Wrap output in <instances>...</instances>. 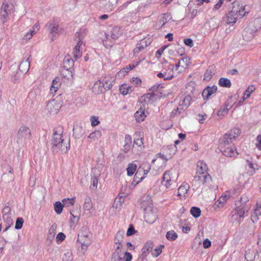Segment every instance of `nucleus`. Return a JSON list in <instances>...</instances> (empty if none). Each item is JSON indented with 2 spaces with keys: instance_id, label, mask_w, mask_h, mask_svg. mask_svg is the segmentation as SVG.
Masks as SVG:
<instances>
[{
  "instance_id": "1",
  "label": "nucleus",
  "mask_w": 261,
  "mask_h": 261,
  "mask_svg": "<svg viewBox=\"0 0 261 261\" xmlns=\"http://www.w3.org/2000/svg\"><path fill=\"white\" fill-rule=\"evenodd\" d=\"M63 130L61 128L55 129L51 140L52 147L59 149L64 153L70 148V141L68 138H64L62 136Z\"/></svg>"
},
{
  "instance_id": "22",
  "label": "nucleus",
  "mask_w": 261,
  "mask_h": 261,
  "mask_svg": "<svg viewBox=\"0 0 261 261\" xmlns=\"http://www.w3.org/2000/svg\"><path fill=\"white\" fill-rule=\"evenodd\" d=\"M208 168L206 163L202 161H199L197 164V171L196 174H208Z\"/></svg>"
},
{
  "instance_id": "41",
  "label": "nucleus",
  "mask_w": 261,
  "mask_h": 261,
  "mask_svg": "<svg viewBox=\"0 0 261 261\" xmlns=\"http://www.w3.org/2000/svg\"><path fill=\"white\" fill-rule=\"evenodd\" d=\"M142 169L141 168H139L136 173H135L134 181L136 182L137 184L141 182L144 178L145 176H141V173L142 172Z\"/></svg>"
},
{
  "instance_id": "20",
  "label": "nucleus",
  "mask_w": 261,
  "mask_h": 261,
  "mask_svg": "<svg viewBox=\"0 0 261 261\" xmlns=\"http://www.w3.org/2000/svg\"><path fill=\"white\" fill-rule=\"evenodd\" d=\"M30 56L24 59L20 64L18 70L23 75L26 73L30 68V62L29 61Z\"/></svg>"
},
{
  "instance_id": "34",
  "label": "nucleus",
  "mask_w": 261,
  "mask_h": 261,
  "mask_svg": "<svg viewBox=\"0 0 261 261\" xmlns=\"http://www.w3.org/2000/svg\"><path fill=\"white\" fill-rule=\"evenodd\" d=\"M120 92L123 95H126L132 91V88L127 84H123L120 86Z\"/></svg>"
},
{
  "instance_id": "8",
  "label": "nucleus",
  "mask_w": 261,
  "mask_h": 261,
  "mask_svg": "<svg viewBox=\"0 0 261 261\" xmlns=\"http://www.w3.org/2000/svg\"><path fill=\"white\" fill-rule=\"evenodd\" d=\"M174 66L171 64H168L167 61L165 62V65L162 71L157 74V76L159 78H162L165 81H169L174 77Z\"/></svg>"
},
{
  "instance_id": "35",
  "label": "nucleus",
  "mask_w": 261,
  "mask_h": 261,
  "mask_svg": "<svg viewBox=\"0 0 261 261\" xmlns=\"http://www.w3.org/2000/svg\"><path fill=\"white\" fill-rule=\"evenodd\" d=\"M101 136V133L99 130H95L90 134L88 138L91 140V141H95L98 140Z\"/></svg>"
},
{
  "instance_id": "57",
  "label": "nucleus",
  "mask_w": 261,
  "mask_h": 261,
  "mask_svg": "<svg viewBox=\"0 0 261 261\" xmlns=\"http://www.w3.org/2000/svg\"><path fill=\"white\" fill-rule=\"evenodd\" d=\"M186 68H187L184 67V66H181V65H179L177 63H176L174 67L175 70L178 74L184 72L186 70Z\"/></svg>"
},
{
  "instance_id": "25",
  "label": "nucleus",
  "mask_w": 261,
  "mask_h": 261,
  "mask_svg": "<svg viewBox=\"0 0 261 261\" xmlns=\"http://www.w3.org/2000/svg\"><path fill=\"white\" fill-rule=\"evenodd\" d=\"M134 116L138 122H141L144 121L146 117L145 114L144 108L141 107L139 109V110L135 113Z\"/></svg>"
},
{
  "instance_id": "50",
  "label": "nucleus",
  "mask_w": 261,
  "mask_h": 261,
  "mask_svg": "<svg viewBox=\"0 0 261 261\" xmlns=\"http://www.w3.org/2000/svg\"><path fill=\"white\" fill-rule=\"evenodd\" d=\"M191 214L195 218H198L200 216L201 210L199 208L193 206L190 211Z\"/></svg>"
},
{
  "instance_id": "60",
  "label": "nucleus",
  "mask_w": 261,
  "mask_h": 261,
  "mask_svg": "<svg viewBox=\"0 0 261 261\" xmlns=\"http://www.w3.org/2000/svg\"><path fill=\"white\" fill-rule=\"evenodd\" d=\"M84 209L90 211L93 207L92 203L90 200L86 201L83 206Z\"/></svg>"
},
{
  "instance_id": "43",
  "label": "nucleus",
  "mask_w": 261,
  "mask_h": 261,
  "mask_svg": "<svg viewBox=\"0 0 261 261\" xmlns=\"http://www.w3.org/2000/svg\"><path fill=\"white\" fill-rule=\"evenodd\" d=\"M63 261H72V253L71 250H66L64 251L63 256Z\"/></svg>"
},
{
  "instance_id": "53",
  "label": "nucleus",
  "mask_w": 261,
  "mask_h": 261,
  "mask_svg": "<svg viewBox=\"0 0 261 261\" xmlns=\"http://www.w3.org/2000/svg\"><path fill=\"white\" fill-rule=\"evenodd\" d=\"M90 120L92 127H95L100 123L99 118L97 116H92L90 117Z\"/></svg>"
},
{
  "instance_id": "38",
  "label": "nucleus",
  "mask_w": 261,
  "mask_h": 261,
  "mask_svg": "<svg viewBox=\"0 0 261 261\" xmlns=\"http://www.w3.org/2000/svg\"><path fill=\"white\" fill-rule=\"evenodd\" d=\"M255 88L253 85H250L247 90L244 92L243 100H246L248 98L251 94L254 91Z\"/></svg>"
},
{
  "instance_id": "11",
  "label": "nucleus",
  "mask_w": 261,
  "mask_h": 261,
  "mask_svg": "<svg viewBox=\"0 0 261 261\" xmlns=\"http://www.w3.org/2000/svg\"><path fill=\"white\" fill-rule=\"evenodd\" d=\"M31 137L30 129L25 126H21L16 136V141L18 143H21L27 140H30Z\"/></svg>"
},
{
  "instance_id": "55",
  "label": "nucleus",
  "mask_w": 261,
  "mask_h": 261,
  "mask_svg": "<svg viewBox=\"0 0 261 261\" xmlns=\"http://www.w3.org/2000/svg\"><path fill=\"white\" fill-rule=\"evenodd\" d=\"M24 222L23 219L22 218L18 217L17 218L15 226V228L16 229H20L22 228L23 223Z\"/></svg>"
},
{
  "instance_id": "61",
  "label": "nucleus",
  "mask_w": 261,
  "mask_h": 261,
  "mask_svg": "<svg viewBox=\"0 0 261 261\" xmlns=\"http://www.w3.org/2000/svg\"><path fill=\"white\" fill-rule=\"evenodd\" d=\"M122 261H131L133 258L132 255L128 252H125L123 256Z\"/></svg>"
},
{
  "instance_id": "48",
  "label": "nucleus",
  "mask_w": 261,
  "mask_h": 261,
  "mask_svg": "<svg viewBox=\"0 0 261 261\" xmlns=\"http://www.w3.org/2000/svg\"><path fill=\"white\" fill-rule=\"evenodd\" d=\"M64 205L60 201H57L54 204V209L57 214H60L63 211Z\"/></svg>"
},
{
  "instance_id": "59",
  "label": "nucleus",
  "mask_w": 261,
  "mask_h": 261,
  "mask_svg": "<svg viewBox=\"0 0 261 261\" xmlns=\"http://www.w3.org/2000/svg\"><path fill=\"white\" fill-rule=\"evenodd\" d=\"M213 75L214 72L212 71V70L208 69L205 72L204 79L206 81H209Z\"/></svg>"
},
{
  "instance_id": "62",
  "label": "nucleus",
  "mask_w": 261,
  "mask_h": 261,
  "mask_svg": "<svg viewBox=\"0 0 261 261\" xmlns=\"http://www.w3.org/2000/svg\"><path fill=\"white\" fill-rule=\"evenodd\" d=\"M225 202V199L224 197H221L215 203V205L217 207H220L223 205Z\"/></svg>"
},
{
  "instance_id": "39",
  "label": "nucleus",
  "mask_w": 261,
  "mask_h": 261,
  "mask_svg": "<svg viewBox=\"0 0 261 261\" xmlns=\"http://www.w3.org/2000/svg\"><path fill=\"white\" fill-rule=\"evenodd\" d=\"M147 46L146 40H142L140 43L137 44L136 47L134 49V54H138L141 50Z\"/></svg>"
},
{
  "instance_id": "51",
  "label": "nucleus",
  "mask_w": 261,
  "mask_h": 261,
  "mask_svg": "<svg viewBox=\"0 0 261 261\" xmlns=\"http://www.w3.org/2000/svg\"><path fill=\"white\" fill-rule=\"evenodd\" d=\"M121 252L114 251L111 258V261H122Z\"/></svg>"
},
{
  "instance_id": "10",
  "label": "nucleus",
  "mask_w": 261,
  "mask_h": 261,
  "mask_svg": "<svg viewBox=\"0 0 261 261\" xmlns=\"http://www.w3.org/2000/svg\"><path fill=\"white\" fill-rule=\"evenodd\" d=\"M246 6L240 2H234L231 11L238 19H241L247 15L249 11L246 9Z\"/></svg>"
},
{
  "instance_id": "56",
  "label": "nucleus",
  "mask_w": 261,
  "mask_h": 261,
  "mask_svg": "<svg viewBox=\"0 0 261 261\" xmlns=\"http://www.w3.org/2000/svg\"><path fill=\"white\" fill-rule=\"evenodd\" d=\"M66 238L65 234L63 232H59L56 237V242L59 244L62 243Z\"/></svg>"
},
{
  "instance_id": "21",
  "label": "nucleus",
  "mask_w": 261,
  "mask_h": 261,
  "mask_svg": "<svg viewBox=\"0 0 261 261\" xmlns=\"http://www.w3.org/2000/svg\"><path fill=\"white\" fill-rule=\"evenodd\" d=\"M231 108L232 105L226 102L220 108L217 114L220 118H222L227 114L228 111Z\"/></svg>"
},
{
  "instance_id": "64",
  "label": "nucleus",
  "mask_w": 261,
  "mask_h": 261,
  "mask_svg": "<svg viewBox=\"0 0 261 261\" xmlns=\"http://www.w3.org/2000/svg\"><path fill=\"white\" fill-rule=\"evenodd\" d=\"M255 146L256 148L261 150V135H258L256 138Z\"/></svg>"
},
{
  "instance_id": "45",
  "label": "nucleus",
  "mask_w": 261,
  "mask_h": 261,
  "mask_svg": "<svg viewBox=\"0 0 261 261\" xmlns=\"http://www.w3.org/2000/svg\"><path fill=\"white\" fill-rule=\"evenodd\" d=\"M98 181V175H93L91 176V185L90 186V188L91 189H96L97 187Z\"/></svg>"
},
{
  "instance_id": "26",
  "label": "nucleus",
  "mask_w": 261,
  "mask_h": 261,
  "mask_svg": "<svg viewBox=\"0 0 261 261\" xmlns=\"http://www.w3.org/2000/svg\"><path fill=\"white\" fill-rule=\"evenodd\" d=\"M103 90H105V88L102 85V82L100 80L96 81L92 87L93 92L97 94L102 93Z\"/></svg>"
},
{
  "instance_id": "54",
  "label": "nucleus",
  "mask_w": 261,
  "mask_h": 261,
  "mask_svg": "<svg viewBox=\"0 0 261 261\" xmlns=\"http://www.w3.org/2000/svg\"><path fill=\"white\" fill-rule=\"evenodd\" d=\"M189 59L188 58H183L180 59L178 62L177 63V64L181 65V66H184V67L187 68L189 63Z\"/></svg>"
},
{
  "instance_id": "9",
  "label": "nucleus",
  "mask_w": 261,
  "mask_h": 261,
  "mask_svg": "<svg viewBox=\"0 0 261 261\" xmlns=\"http://www.w3.org/2000/svg\"><path fill=\"white\" fill-rule=\"evenodd\" d=\"M211 180V177L209 174H196L193 181V186L196 189H202V186L206 185Z\"/></svg>"
},
{
  "instance_id": "63",
  "label": "nucleus",
  "mask_w": 261,
  "mask_h": 261,
  "mask_svg": "<svg viewBox=\"0 0 261 261\" xmlns=\"http://www.w3.org/2000/svg\"><path fill=\"white\" fill-rule=\"evenodd\" d=\"M139 168H141L142 169V172L144 173V176H145L148 174L150 170V167L148 165H143V166H141Z\"/></svg>"
},
{
  "instance_id": "27",
  "label": "nucleus",
  "mask_w": 261,
  "mask_h": 261,
  "mask_svg": "<svg viewBox=\"0 0 261 261\" xmlns=\"http://www.w3.org/2000/svg\"><path fill=\"white\" fill-rule=\"evenodd\" d=\"M261 216V203H257L254 208V215L252 216L253 221H257Z\"/></svg>"
},
{
  "instance_id": "3",
  "label": "nucleus",
  "mask_w": 261,
  "mask_h": 261,
  "mask_svg": "<svg viewBox=\"0 0 261 261\" xmlns=\"http://www.w3.org/2000/svg\"><path fill=\"white\" fill-rule=\"evenodd\" d=\"M178 177V173L175 170L166 171L163 174L162 184L167 189H174L177 186Z\"/></svg>"
},
{
  "instance_id": "17",
  "label": "nucleus",
  "mask_w": 261,
  "mask_h": 261,
  "mask_svg": "<svg viewBox=\"0 0 261 261\" xmlns=\"http://www.w3.org/2000/svg\"><path fill=\"white\" fill-rule=\"evenodd\" d=\"M117 3L118 0H100V3L105 6V9L108 11H113Z\"/></svg>"
},
{
  "instance_id": "36",
  "label": "nucleus",
  "mask_w": 261,
  "mask_h": 261,
  "mask_svg": "<svg viewBox=\"0 0 261 261\" xmlns=\"http://www.w3.org/2000/svg\"><path fill=\"white\" fill-rule=\"evenodd\" d=\"M219 84L220 86L226 88H230L231 85L230 80L225 77L220 78Z\"/></svg>"
},
{
  "instance_id": "32",
  "label": "nucleus",
  "mask_w": 261,
  "mask_h": 261,
  "mask_svg": "<svg viewBox=\"0 0 261 261\" xmlns=\"http://www.w3.org/2000/svg\"><path fill=\"white\" fill-rule=\"evenodd\" d=\"M57 225L55 224H53L49 228L48 232L47 240L51 242L56 235V230Z\"/></svg>"
},
{
  "instance_id": "37",
  "label": "nucleus",
  "mask_w": 261,
  "mask_h": 261,
  "mask_svg": "<svg viewBox=\"0 0 261 261\" xmlns=\"http://www.w3.org/2000/svg\"><path fill=\"white\" fill-rule=\"evenodd\" d=\"M166 237L169 241H174L177 238L178 235L175 231L171 230L167 232Z\"/></svg>"
},
{
  "instance_id": "31",
  "label": "nucleus",
  "mask_w": 261,
  "mask_h": 261,
  "mask_svg": "<svg viewBox=\"0 0 261 261\" xmlns=\"http://www.w3.org/2000/svg\"><path fill=\"white\" fill-rule=\"evenodd\" d=\"M153 246V243L151 242H147L145 243L142 249V255L146 256L152 250Z\"/></svg>"
},
{
  "instance_id": "6",
  "label": "nucleus",
  "mask_w": 261,
  "mask_h": 261,
  "mask_svg": "<svg viewBox=\"0 0 261 261\" xmlns=\"http://www.w3.org/2000/svg\"><path fill=\"white\" fill-rule=\"evenodd\" d=\"M46 28L49 33L51 39L54 40V37L59 35L63 30V28L60 26L59 21L57 18L50 20L46 24Z\"/></svg>"
},
{
  "instance_id": "40",
  "label": "nucleus",
  "mask_w": 261,
  "mask_h": 261,
  "mask_svg": "<svg viewBox=\"0 0 261 261\" xmlns=\"http://www.w3.org/2000/svg\"><path fill=\"white\" fill-rule=\"evenodd\" d=\"M63 62L64 66L67 68H71L74 65V61L69 56L65 57Z\"/></svg>"
},
{
  "instance_id": "15",
  "label": "nucleus",
  "mask_w": 261,
  "mask_h": 261,
  "mask_svg": "<svg viewBox=\"0 0 261 261\" xmlns=\"http://www.w3.org/2000/svg\"><path fill=\"white\" fill-rule=\"evenodd\" d=\"M144 138L141 132H138L136 134V137L134 138L133 147H138V151H142L144 148Z\"/></svg>"
},
{
  "instance_id": "30",
  "label": "nucleus",
  "mask_w": 261,
  "mask_h": 261,
  "mask_svg": "<svg viewBox=\"0 0 261 261\" xmlns=\"http://www.w3.org/2000/svg\"><path fill=\"white\" fill-rule=\"evenodd\" d=\"M121 34L120 28L118 27H114L111 31L110 37L113 39L116 40L119 38Z\"/></svg>"
},
{
  "instance_id": "23",
  "label": "nucleus",
  "mask_w": 261,
  "mask_h": 261,
  "mask_svg": "<svg viewBox=\"0 0 261 261\" xmlns=\"http://www.w3.org/2000/svg\"><path fill=\"white\" fill-rule=\"evenodd\" d=\"M233 13L231 10L226 14L224 19L227 24L233 25L237 22V20L239 19Z\"/></svg>"
},
{
  "instance_id": "2",
  "label": "nucleus",
  "mask_w": 261,
  "mask_h": 261,
  "mask_svg": "<svg viewBox=\"0 0 261 261\" xmlns=\"http://www.w3.org/2000/svg\"><path fill=\"white\" fill-rule=\"evenodd\" d=\"M91 244V240L89 232L86 228H82L80 233L78 234L77 240V245L80 247L79 251L82 254H84L88 249V248Z\"/></svg>"
},
{
  "instance_id": "42",
  "label": "nucleus",
  "mask_w": 261,
  "mask_h": 261,
  "mask_svg": "<svg viewBox=\"0 0 261 261\" xmlns=\"http://www.w3.org/2000/svg\"><path fill=\"white\" fill-rule=\"evenodd\" d=\"M137 165L136 164L133 163H130L128 165V167L126 169L127 175L128 176H132L134 174L135 172L137 170Z\"/></svg>"
},
{
  "instance_id": "5",
  "label": "nucleus",
  "mask_w": 261,
  "mask_h": 261,
  "mask_svg": "<svg viewBox=\"0 0 261 261\" xmlns=\"http://www.w3.org/2000/svg\"><path fill=\"white\" fill-rule=\"evenodd\" d=\"M14 5L10 0H4L3 1L1 6L0 16L4 22L8 20L9 15L14 12Z\"/></svg>"
},
{
  "instance_id": "7",
  "label": "nucleus",
  "mask_w": 261,
  "mask_h": 261,
  "mask_svg": "<svg viewBox=\"0 0 261 261\" xmlns=\"http://www.w3.org/2000/svg\"><path fill=\"white\" fill-rule=\"evenodd\" d=\"M84 36L85 34L83 32H76L74 35V39L77 41V43L73 48L72 54L75 61L82 56V52L81 50V47L83 44V39Z\"/></svg>"
},
{
  "instance_id": "44",
  "label": "nucleus",
  "mask_w": 261,
  "mask_h": 261,
  "mask_svg": "<svg viewBox=\"0 0 261 261\" xmlns=\"http://www.w3.org/2000/svg\"><path fill=\"white\" fill-rule=\"evenodd\" d=\"M75 201V197H72L71 198H64L62 200L63 205L65 206H73Z\"/></svg>"
},
{
  "instance_id": "4",
  "label": "nucleus",
  "mask_w": 261,
  "mask_h": 261,
  "mask_svg": "<svg viewBox=\"0 0 261 261\" xmlns=\"http://www.w3.org/2000/svg\"><path fill=\"white\" fill-rule=\"evenodd\" d=\"M220 150L223 154L228 157H236L238 152L236 148L233 146L232 143L225 142L224 140H221L219 145Z\"/></svg>"
},
{
  "instance_id": "18",
  "label": "nucleus",
  "mask_w": 261,
  "mask_h": 261,
  "mask_svg": "<svg viewBox=\"0 0 261 261\" xmlns=\"http://www.w3.org/2000/svg\"><path fill=\"white\" fill-rule=\"evenodd\" d=\"M190 189L188 184L183 182L178 188L177 195L180 199L186 198V194Z\"/></svg>"
},
{
  "instance_id": "58",
  "label": "nucleus",
  "mask_w": 261,
  "mask_h": 261,
  "mask_svg": "<svg viewBox=\"0 0 261 261\" xmlns=\"http://www.w3.org/2000/svg\"><path fill=\"white\" fill-rule=\"evenodd\" d=\"M36 33L35 30H30L29 32H28L27 33H26L24 36H23V40L28 41L30 40L33 36L34 34Z\"/></svg>"
},
{
  "instance_id": "16",
  "label": "nucleus",
  "mask_w": 261,
  "mask_h": 261,
  "mask_svg": "<svg viewBox=\"0 0 261 261\" xmlns=\"http://www.w3.org/2000/svg\"><path fill=\"white\" fill-rule=\"evenodd\" d=\"M115 78L114 76L108 75L106 76L101 81L102 85L105 88V90H109L113 86Z\"/></svg>"
},
{
  "instance_id": "33",
  "label": "nucleus",
  "mask_w": 261,
  "mask_h": 261,
  "mask_svg": "<svg viewBox=\"0 0 261 261\" xmlns=\"http://www.w3.org/2000/svg\"><path fill=\"white\" fill-rule=\"evenodd\" d=\"M23 74L20 72L19 70L16 71L11 76V81L14 83H18L20 82L22 79Z\"/></svg>"
},
{
  "instance_id": "47",
  "label": "nucleus",
  "mask_w": 261,
  "mask_h": 261,
  "mask_svg": "<svg viewBox=\"0 0 261 261\" xmlns=\"http://www.w3.org/2000/svg\"><path fill=\"white\" fill-rule=\"evenodd\" d=\"M165 246L164 245H160V246L156 247L151 253L152 256L154 257L159 256L162 253V249Z\"/></svg>"
},
{
  "instance_id": "49",
  "label": "nucleus",
  "mask_w": 261,
  "mask_h": 261,
  "mask_svg": "<svg viewBox=\"0 0 261 261\" xmlns=\"http://www.w3.org/2000/svg\"><path fill=\"white\" fill-rule=\"evenodd\" d=\"M245 259L247 261H254L255 254L253 251H246L245 254Z\"/></svg>"
},
{
  "instance_id": "52",
  "label": "nucleus",
  "mask_w": 261,
  "mask_h": 261,
  "mask_svg": "<svg viewBox=\"0 0 261 261\" xmlns=\"http://www.w3.org/2000/svg\"><path fill=\"white\" fill-rule=\"evenodd\" d=\"M123 239V232L121 231H119L116 233L115 239L114 243H122Z\"/></svg>"
},
{
  "instance_id": "29",
  "label": "nucleus",
  "mask_w": 261,
  "mask_h": 261,
  "mask_svg": "<svg viewBox=\"0 0 261 261\" xmlns=\"http://www.w3.org/2000/svg\"><path fill=\"white\" fill-rule=\"evenodd\" d=\"M247 164L245 166L246 170H247V173L249 175H253L256 172L255 169L254 167L253 164L248 161H246Z\"/></svg>"
},
{
  "instance_id": "24",
  "label": "nucleus",
  "mask_w": 261,
  "mask_h": 261,
  "mask_svg": "<svg viewBox=\"0 0 261 261\" xmlns=\"http://www.w3.org/2000/svg\"><path fill=\"white\" fill-rule=\"evenodd\" d=\"M192 98L190 95L186 96L179 103L180 109L182 111L186 109L190 105Z\"/></svg>"
},
{
  "instance_id": "13",
  "label": "nucleus",
  "mask_w": 261,
  "mask_h": 261,
  "mask_svg": "<svg viewBox=\"0 0 261 261\" xmlns=\"http://www.w3.org/2000/svg\"><path fill=\"white\" fill-rule=\"evenodd\" d=\"M241 133L240 129L237 127H234L231 129L228 133L225 134L222 139L225 141V142L232 143L233 141L239 136Z\"/></svg>"
},
{
  "instance_id": "14",
  "label": "nucleus",
  "mask_w": 261,
  "mask_h": 261,
  "mask_svg": "<svg viewBox=\"0 0 261 261\" xmlns=\"http://www.w3.org/2000/svg\"><path fill=\"white\" fill-rule=\"evenodd\" d=\"M245 212V210L243 206H238L234 211L231 212L232 217L234 221L240 223L244 217Z\"/></svg>"
},
{
  "instance_id": "19",
  "label": "nucleus",
  "mask_w": 261,
  "mask_h": 261,
  "mask_svg": "<svg viewBox=\"0 0 261 261\" xmlns=\"http://www.w3.org/2000/svg\"><path fill=\"white\" fill-rule=\"evenodd\" d=\"M217 90V87L216 86H213L212 87H206L202 92V95L204 100H207L210 98V96L215 93Z\"/></svg>"
},
{
  "instance_id": "28",
  "label": "nucleus",
  "mask_w": 261,
  "mask_h": 261,
  "mask_svg": "<svg viewBox=\"0 0 261 261\" xmlns=\"http://www.w3.org/2000/svg\"><path fill=\"white\" fill-rule=\"evenodd\" d=\"M3 218L4 221V226L5 227L4 231H6L13 224V221L11 215L9 216H3Z\"/></svg>"
},
{
  "instance_id": "46",
  "label": "nucleus",
  "mask_w": 261,
  "mask_h": 261,
  "mask_svg": "<svg viewBox=\"0 0 261 261\" xmlns=\"http://www.w3.org/2000/svg\"><path fill=\"white\" fill-rule=\"evenodd\" d=\"M171 19V16L166 13L162 14L160 16V22L162 26L164 25Z\"/></svg>"
},
{
  "instance_id": "12",
  "label": "nucleus",
  "mask_w": 261,
  "mask_h": 261,
  "mask_svg": "<svg viewBox=\"0 0 261 261\" xmlns=\"http://www.w3.org/2000/svg\"><path fill=\"white\" fill-rule=\"evenodd\" d=\"M62 104L57 99L50 100L46 105L47 111L51 114H56L61 108Z\"/></svg>"
}]
</instances>
